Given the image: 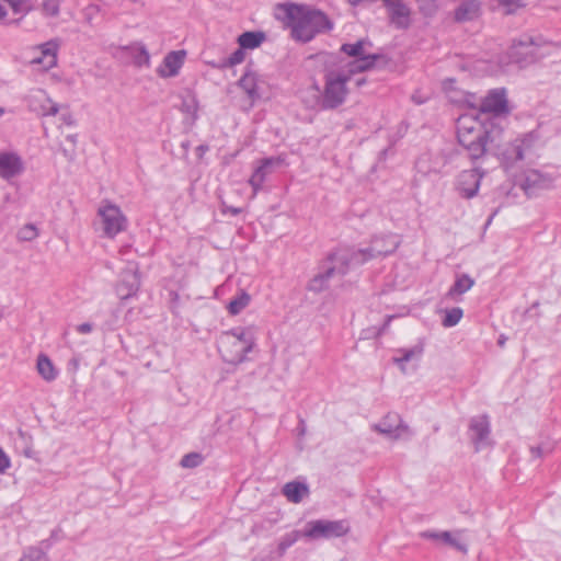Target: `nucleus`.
<instances>
[{"label": "nucleus", "mask_w": 561, "mask_h": 561, "mask_svg": "<svg viewBox=\"0 0 561 561\" xmlns=\"http://www.w3.org/2000/svg\"><path fill=\"white\" fill-rule=\"evenodd\" d=\"M283 22L295 42L309 43L317 35L332 31L333 21L321 10L307 4L282 3Z\"/></svg>", "instance_id": "f257e3e1"}, {"label": "nucleus", "mask_w": 561, "mask_h": 561, "mask_svg": "<svg viewBox=\"0 0 561 561\" xmlns=\"http://www.w3.org/2000/svg\"><path fill=\"white\" fill-rule=\"evenodd\" d=\"M501 130L489 129L478 116L465 114L457 121V139L472 160L482 158Z\"/></svg>", "instance_id": "f03ea898"}, {"label": "nucleus", "mask_w": 561, "mask_h": 561, "mask_svg": "<svg viewBox=\"0 0 561 561\" xmlns=\"http://www.w3.org/2000/svg\"><path fill=\"white\" fill-rule=\"evenodd\" d=\"M255 342L254 325L236 327L220 334L218 351L226 363L239 365L247 360V354L253 350Z\"/></svg>", "instance_id": "7ed1b4c3"}, {"label": "nucleus", "mask_w": 561, "mask_h": 561, "mask_svg": "<svg viewBox=\"0 0 561 561\" xmlns=\"http://www.w3.org/2000/svg\"><path fill=\"white\" fill-rule=\"evenodd\" d=\"M400 243V238L393 233L375 236L369 247L354 251L351 255L343 254L337 259L343 262H348L350 265H360L373 259L393 253L399 248Z\"/></svg>", "instance_id": "20e7f679"}, {"label": "nucleus", "mask_w": 561, "mask_h": 561, "mask_svg": "<svg viewBox=\"0 0 561 561\" xmlns=\"http://www.w3.org/2000/svg\"><path fill=\"white\" fill-rule=\"evenodd\" d=\"M348 71L331 70L324 76V88L320 100L322 110H334L341 106L348 94L346 83L351 79Z\"/></svg>", "instance_id": "39448f33"}, {"label": "nucleus", "mask_w": 561, "mask_h": 561, "mask_svg": "<svg viewBox=\"0 0 561 561\" xmlns=\"http://www.w3.org/2000/svg\"><path fill=\"white\" fill-rule=\"evenodd\" d=\"M538 141V133L529 131L504 145L502 149L499 150L497 154L507 167L513 165L533 154Z\"/></svg>", "instance_id": "423d86ee"}, {"label": "nucleus", "mask_w": 561, "mask_h": 561, "mask_svg": "<svg viewBox=\"0 0 561 561\" xmlns=\"http://www.w3.org/2000/svg\"><path fill=\"white\" fill-rule=\"evenodd\" d=\"M541 44V37H534L524 34L517 39L513 41V44L510 48V57L517 64H531L542 56L539 53Z\"/></svg>", "instance_id": "0eeeda50"}, {"label": "nucleus", "mask_w": 561, "mask_h": 561, "mask_svg": "<svg viewBox=\"0 0 561 561\" xmlns=\"http://www.w3.org/2000/svg\"><path fill=\"white\" fill-rule=\"evenodd\" d=\"M350 530L344 520L317 519L308 522L302 536L310 539H330L346 535Z\"/></svg>", "instance_id": "6e6552de"}, {"label": "nucleus", "mask_w": 561, "mask_h": 561, "mask_svg": "<svg viewBox=\"0 0 561 561\" xmlns=\"http://www.w3.org/2000/svg\"><path fill=\"white\" fill-rule=\"evenodd\" d=\"M367 45L370 46L368 41L359 39L356 43H346L341 46V51L350 57L355 58V60L350 64V73L364 72L369 70L374 67L376 60L379 58V55L367 53Z\"/></svg>", "instance_id": "1a4fd4ad"}, {"label": "nucleus", "mask_w": 561, "mask_h": 561, "mask_svg": "<svg viewBox=\"0 0 561 561\" xmlns=\"http://www.w3.org/2000/svg\"><path fill=\"white\" fill-rule=\"evenodd\" d=\"M98 215L101 218L103 234L107 238H114L127 228V218L115 204H102Z\"/></svg>", "instance_id": "9d476101"}, {"label": "nucleus", "mask_w": 561, "mask_h": 561, "mask_svg": "<svg viewBox=\"0 0 561 561\" xmlns=\"http://www.w3.org/2000/svg\"><path fill=\"white\" fill-rule=\"evenodd\" d=\"M371 428L390 440H407L413 435L410 426L397 413H388Z\"/></svg>", "instance_id": "9b49d317"}, {"label": "nucleus", "mask_w": 561, "mask_h": 561, "mask_svg": "<svg viewBox=\"0 0 561 561\" xmlns=\"http://www.w3.org/2000/svg\"><path fill=\"white\" fill-rule=\"evenodd\" d=\"M342 254L334 253L329 256V260L334 262L332 266H328L323 270V272H319L317 275H314L310 282L308 283V290L313 293H321L329 286V280L332 278V276L335 273H339L341 275H344L348 268L350 263L343 262L339 256Z\"/></svg>", "instance_id": "f8f14e48"}, {"label": "nucleus", "mask_w": 561, "mask_h": 561, "mask_svg": "<svg viewBox=\"0 0 561 561\" xmlns=\"http://www.w3.org/2000/svg\"><path fill=\"white\" fill-rule=\"evenodd\" d=\"M26 102L28 108L41 116H54L59 111L58 104L42 89L32 90L26 96Z\"/></svg>", "instance_id": "ddd939ff"}, {"label": "nucleus", "mask_w": 561, "mask_h": 561, "mask_svg": "<svg viewBox=\"0 0 561 561\" xmlns=\"http://www.w3.org/2000/svg\"><path fill=\"white\" fill-rule=\"evenodd\" d=\"M25 170L22 157L14 151L0 152V178L5 181L20 176Z\"/></svg>", "instance_id": "4468645a"}, {"label": "nucleus", "mask_w": 561, "mask_h": 561, "mask_svg": "<svg viewBox=\"0 0 561 561\" xmlns=\"http://www.w3.org/2000/svg\"><path fill=\"white\" fill-rule=\"evenodd\" d=\"M469 431L470 438L476 446V450H480L490 445V422L488 416L480 415L472 417Z\"/></svg>", "instance_id": "2eb2a0df"}, {"label": "nucleus", "mask_w": 561, "mask_h": 561, "mask_svg": "<svg viewBox=\"0 0 561 561\" xmlns=\"http://www.w3.org/2000/svg\"><path fill=\"white\" fill-rule=\"evenodd\" d=\"M483 172L479 168L465 170L458 178V190L462 197L472 198L477 195Z\"/></svg>", "instance_id": "dca6fc26"}, {"label": "nucleus", "mask_w": 561, "mask_h": 561, "mask_svg": "<svg viewBox=\"0 0 561 561\" xmlns=\"http://www.w3.org/2000/svg\"><path fill=\"white\" fill-rule=\"evenodd\" d=\"M507 100L504 89L491 90L480 103L481 114L500 115L507 113Z\"/></svg>", "instance_id": "f3484780"}, {"label": "nucleus", "mask_w": 561, "mask_h": 561, "mask_svg": "<svg viewBox=\"0 0 561 561\" xmlns=\"http://www.w3.org/2000/svg\"><path fill=\"white\" fill-rule=\"evenodd\" d=\"M186 58V51L172 50L168 53L162 64L157 68V73L160 78H172L179 75L181 68L184 65Z\"/></svg>", "instance_id": "a211bd4d"}, {"label": "nucleus", "mask_w": 561, "mask_h": 561, "mask_svg": "<svg viewBox=\"0 0 561 561\" xmlns=\"http://www.w3.org/2000/svg\"><path fill=\"white\" fill-rule=\"evenodd\" d=\"M462 530L451 531H436V530H425L420 534L423 539H428L437 542H442L446 546L453 547L456 550L467 553L468 547L466 543L459 540V535Z\"/></svg>", "instance_id": "6ab92c4d"}, {"label": "nucleus", "mask_w": 561, "mask_h": 561, "mask_svg": "<svg viewBox=\"0 0 561 561\" xmlns=\"http://www.w3.org/2000/svg\"><path fill=\"white\" fill-rule=\"evenodd\" d=\"M140 287V280L137 271H128L123 274L122 279L116 286V294L121 300L134 297Z\"/></svg>", "instance_id": "aec40b11"}, {"label": "nucleus", "mask_w": 561, "mask_h": 561, "mask_svg": "<svg viewBox=\"0 0 561 561\" xmlns=\"http://www.w3.org/2000/svg\"><path fill=\"white\" fill-rule=\"evenodd\" d=\"M277 163H279V159L277 158H265L261 161L260 165L255 168L254 172L249 179V184L253 188V197L256 196L259 191L262 188V185L265 182L267 174L270 173V169Z\"/></svg>", "instance_id": "412c9836"}, {"label": "nucleus", "mask_w": 561, "mask_h": 561, "mask_svg": "<svg viewBox=\"0 0 561 561\" xmlns=\"http://www.w3.org/2000/svg\"><path fill=\"white\" fill-rule=\"evenodd\" d=\"M389 11L391 22L399 28H407L410 24V9L403 3V0L393 1L385 4Z\"/></svg>", "instance_id": "4be33fe9"}, {"label": "nucleus", "mask_w": 561, "mask_h": 561, "mask_svg": "<svg viewBox=\"0 0 561 561\" xmlns=\"http://www.w3.org/2000/svg\"><path fill=\"white\" fill-rule=\"evenodd\" d=\"M480 14V2L478 0H461L455 9V20L467 22L477 19Z\"/></svg>", "instance_id": "5701e85b"}, {"label": "nucleus", "mask_w": 561, "mask_h": 561, "mask_svg": "<svg viewBox=\"0 0 561 561\" xmlns=\"http://www.w3.org/2000/svg\"><path fill=\"white\" fill-rule=\"evenodd\" d=\"M41 57L34 58V64L43 65L45 69H50L57 64L58 46L55 42H47L39 46Z\"/></svg>", "instance_id": "b1692460"}, {"label": "nucleus", "mask_w": 561, "mask_h": 561, "mask_svg": "<svg viewBox=\"0 0 561 561\" xmlns=\"http://www.w3.org/2000/svg\"><path fill=\"white\" fill-rule=\"evenodd\" d=\"M282 492L289 502L297 504L309 495V488L306 483L290 481L283 486Z\"/></svg>", "instance_id": "393cba45"}, {"label": "nucleus", "mask_w": 561, "mask_h": 561, "mask_svg": "<svg viewBox=\"0 0 561 561\" xmlns=\"http://www.w3.org/2000/svg\"><path fill=\"white\" fill-rule=\"evenodd\" d=\"M474 285V279L468 274H461L456 277L454 285L449 288L446 297L451 300H459L465 293L469 291Z\"/></svg>", "instance_id": "a878e982"}, {"label": "nucleus", "mask_w": 561, "mask_h": 561, "mask_svg": "<svg viewBox=\"0 0 561 561\" xmlns=\"http://www.w3.org/2000/svg\"><path fill=\"white\" fill-rule=\"evenodd\" d=\"M239 87L247 93L251 104L260 99L257 91V76L252 71H245L238 81Z\"/></svg>", "instance_id": "bb28decb"}, {"label": "nucleus", "mask_w": 561, "mask_h": 561, "mask_svg": "<svg viewBox=\"0 0 561 561\" xmlns=\"http://www.w3.org/2000/svg\"><path fill=\"white\" fill-rule=\"evenodd\" d=\"M130 55L133 58V64L137 68H149L151 65V57L146 48V46L141 43H136L129 47Z\"/></svg>", "instance_id": "cd10ccee"}, {"label": "nucleus", "mask_w": 561, "mask_h": 561, "mask_svg": "<svg viewBox=\"0 0 561 561\" xmlns=\"http://www.w3.org/2000/svg\"><path fill=\"white\" fill-rule=\"evenodd\" d=\"M265 41L263 32H244L238 37V44L243 49H254Z\"/></svg>", "instance_id": "c85d7f7f"}, {"label": "nucleus", "mask_w": 561, "mask_h": 561, "mask_svg": "<svg viewBox=\"0 0 561 561\" xmlns=\"http://www.w3.org/2000/svg\"><path fill=\"white\" fill-rule=\"evenodd\" d=\"M38 374L47 381H51L57 377V371L51 360L44 354L37 357Z\"/></svg>", "instance_id": "c756f323"}, {"label": "nucleus", "mask_w": 561, "mask_h": 561, "mask_svg": "<svg viewBox=\"0 0 561 561\" xmlns=\"http://www.w3.org/2000/svg\"><path fill=\"white\" fill-rule=\"evenodd\" d=\"M423 345L422 344H416L414 345L413 347L411 348H401L398 351V353L400 354V356L398 357H394V362L401 366V368L403 369V364L404 363H408L414 358H420L423 354Z\"/></svg>", "instance_id": "7c9ffc66"}, {"label": "nucleus", "mask_w": 561, "mask_h": 561, "mask_svg": "<svg viewBox=\"0 0 561 561\" xmlns=\"http://www.w3.org/2000/svg\"><path fill=\"white\" fill-rule=\"evenodd\" d=\"M250 295L245 291H240L228 305V311L230 314L240 313L250 302Z\"/></svg>", "instance_id": "2f4dec72"}, {"label": "nucleus", "mask_w": 561, "mask_h": 561, "mask_svg": "<svg viewBox=\"0 0 561 561\" xmlns=\"http://www.w3.org/2000/svg\"><path fill=\"white\" fill-rule=\"evenodd\" d=\"M463 316V311L459 307L446 310V314L442 321L443 327L451 328L459 323Z\"/></svg>", "instance_id": "473e14b6"}, {"label": "nucleus", "mask_w": 561, "mask_h": 561, "mask_svg": "<svg viewBox=\"0 0 561 561\" xmlns=\"http://www.w3.org/2000/svg\"><path fill=\"white\" fill-rule=\"evenodd\" d=\"M302 536V533L299 530H293L286 535H284L278 543L279 554H284L286 550L291 547L294 543L298 541V539Z\"/></svg>", "instance_id": "72a5a7b5"}, {"label": "nucleus", "mask_w": 561, "mask_h": 561, "mask_svg": "<svg viewBox=\"0 0 561 561\" xmlns=\"http://www.w3.org/2000/svg\"><path fill=\"white\" fill-rule=\"evenodd\" d=\"M19 561H48V557L41 548L30 547L23 552Z\"/></svg>", "instance_id": "f704fd0d"}, {"label": "nucleus", "mask_w": 561, "mask_h": 561, "mask_svg": "<svg viewBox=\"0 0 561 561\" xmlns=\"http://www.w3.org/2000/svg\"><path fill=\"white\" fill-rule=\"evenodd\" d=\"M38 237V229L33 224H26L18 231V239L20 241H33Z\"/></svg>", "instance_id": "c9c22d12"}, {"label": "nucleus", "mask_w": 561, "mask_h": 561, "mask_svg": "<svg viewBox=\"0 0 561 561\" xmlns=\"http://www.w3.org/2000/svg\"><path fill=\"white\" fill-rule=\"evenodd\" d=\"M245 54L243 51V48L239 47L237 50H234L228 58L224 59L220 64V68H230L236 65L241 64L244 60Z\"/></svg>", "instance_id": "e433bc0d"}, {"label": "nucleus", "mask_w": 561, "mask_h": 561, "mask_svg": "<svg viewBox=\"0 0 561 561\" xmlns=\"http://www.w3.org/2000/svg\"><path fill=\"white\" fill-rule=\"evenodd\" d=\"M203 462V456L199 453H190L182 457L180 465L183 468H196Z\"/></svg>", "instance_id": "4c0bfd02"}, {"label": "nucleus", "mask_w": 561, "mask_h": 561, "mask_svg": "<svg viewBox=\"0 0 561 561\" xmlns=\"http://www.w3.org/2000/svg\"><path fill=\"white\" fill-rule=\"evenodd\" d=\"M14 13L25 14L30 11L28 0H5Z\"/></svg>", "instance_id": "58836bf2"}, {"label": "nucleus", "mask_w": 561, "mask_h": 561, "mask_svg": "<svg viewBox=\"0 0 561 561\" xmlns=\"http://www.w3.org/2000/svg\"><path fill=\"white\" fill-rule=\"evenodd\" d=\"M43 11L48 16H56L59 13L58 0H44L42 3Z\"/></svg>", "instance_id": "ea45409f"}, {"label": "nucleus", "mask_w": 561, "mask_h": 561, "mask_svg": "<svg viewBox=\"0 0 561 561\" xmlns=\"http://www.w3.org/2000/svg\"><path fill=\"white\" fill-rule=\"evenodd\" d=\"M11 467V460L9 456L4 453V450L0 447V474L5 473V471Z\"/></svg>", "instance_id": "a19ab883"}, {"label": "nucleus", "mask_w": 561, "mask_h": 561, "mask_svg": "<svg viewBox=\"0 0 561 561\" xmlns=\"http://www.w3.org/2000/svg\"><path fill=\"white\" fill-rule=\"evenodd\" d=\"M182 106L183 111L186 113L195 114L197 112V102L193 96L188 100H184Z\"/></svg>", "instance_id": "79ce46f5"}, {"label": "nucleus", "mask_w": 561, "mask_h": 561, "mask_svg": "<svg viewBox=\"0 0 561 561\" xmlns=\"http://www.w3.org/2000/svg\"><path fill=\"white\" fill-rule=\"evenodd\" d=\"M499 3L505 8H507V13L513 12V10L520 5V0H497Z\"/></svg>", "instance_id": "37998d69"}, {"label": "nucleus", "mask_w": 561, "mask_h": 561, "mask_svg": "<svg viewBox=\"0 0 561 561\" xmlns=\"http://www.w3.org/2000/svg\"><path fill=\"white\" fill-rule=\"evenodd\" d=\"M59 119L67 126L75 125L73 116L69 111L61 112Z\"/></svg>", "instance_id": "c03bdc74"}, {"label": "nucleus", "mask_w": 561, "mask_h": 561, "mask_svg": "<svg viewBox=\"0 0 561 561\" xmlns=\"http://www.w3.org/2000/svg\"><path fill=\"white\" fill-rule=\"evenodd\" d=\"M530 451L533 454L534 457L536 458H540L542 457L545 454L547 453H550L551 451V448H545L542 446H536V447H531L530 448Z\"/></svg>", "instance_id": "a18cd8bd"}, {"label": "nucleus", "mask_w": 561, "mask_h": 561, "mask_svg": "<svg viewBox=\"0 0 561 561\" xmlns=\"http://www.w3.org/2000/svg\"><path fill=\"white\" fill-rule=\"evenodd\" d=\"M77 331L81 334H88L92 331V324L84 322L77 327Z\"/></svg>", "instance_id": "49530a36"}, {"label": "nucleus", "mask_w": 561, "mask_h": 561, "mask_svg": "<svg viewBox=\"0 0 561 561\" xmlns=\"http://www.w3.org/2000/svg\"><path fill=\"white\" fill-rule=\"evenodd\" d=\"M225 213H230L231 215L237 216V215H239L241 213V208L227 207Z\"/></svg>", "instance_id": "de8ad7c7"}, {"label": "nucleus", "mask_w": 561, "mask_h": 561, "mask_svg": "<svg viewBox=\"0 0 561 561\" xmlns=\"http://www.w3.org/2000/svg\"><path fill=\"white\" fill-rule=\"evenodd\" d=\"M7 15L5 7L0 2V22L4 20Z\"/></svg>", "instance_id": "09e8293b"}, {"label": "nucleus", "mask_w": 561, "mask_h": 561, "mask_svg": "<svg viewBox=\"0 0 561 561\" xmlns=\"http://www.w3.org/2000/svg\"><path fill=\"white\" fill-rule=\"evenodd\" d=\"M66 139H67L68 141H70V142L72 144V146H76V144H77V135H68V136L66 137Z\"/></svg>", "instance_id": "8fccbe9b"}, {"label": "nucleus", "mask_w": 561, "mask_h": 561, "mask_svg": "<svg viewBox=\"0 0 561 561\" xmlns=\"http://www.w3.org/2000/svg\"><path fill=\"white\" fill-rule=\"evenodd\" d=\"M62 152H64L65 157L68 158L69 160L73 159V156H75L73 150L72 151H68V150L64 149Z\"/></svg>", "instance_id": "3c124183"}, {"label": "nucleus", "mask_w": 561, "mask_h": 561, "mask_svg": "<svg viewBox=\"0 0 561 561\" xmlns=\"http://www.w3.org/2000/svg\"><path fill=\"white\" fill-rule=\"evenodd\" d=\"M505 342H506V336L505 335H500L499 340H497V344L503 347L505 345Z\"/></svg>", "instance_id": "603ef678"}, {"label": "nucleus", "mask_w": 561, "mask_h": 561, "mask_svg": "<svg viewBox=\"0 0 561 561\" xmlns=\"http://www.w3.org/2000/svg\"><path fill=\"white\" fill-rule=\"evenodd\" d=\"M208 150V146L206 145H201L197 147V151L203 154L204 152H206Z\"/></svg>", "instance_id": "864d4df0"}, {"label": "nucleus", "mask_w": 561, "mask_h": 561, "mask_svg": "<svg viewBox=\"0 0 561 561\" xmlns=\"http://www.w3.org/2000/svg\"><path fill=\"white\" fill-rule=\"evenodd\" d=\"M531 176L540 178L541 174L538 171H531L530 174L527 176V181H530Z\"/></svg>", "instance_id": "5fc2aeb1"}, {"label": "nucleus", "mask_w": 561, "mask_h": 561, "mask_svg": "<svg viewBox=\"0 0 561 561\" xmlns=\"http://www.w3.org/2000/svg\"><path fill=\"white\" fill-rule=\"evenodd\" d=\"M413 100H414L417 104H422V103H423V101H421V100H420V98H416V99H415V98L413 96Z\"/></svg>", "instance_id": "6e6d98bb"}, {"label": "nucleus", "mask_w": 561, "mask_h": 561, "mask_svg": "<svg viewBox=\"0 0 561 561\" xmlns=\"http://www.w3.org/2000/svg\"><path fill=\"white\" fill-rule=\"evenodd\" d=\"M413 100H414L417 104H422V103H423V101H421V100H420V98H416V99H415V98L413 96Z\"/></svg>", "instance_id": "4d7b16f0"}, {"label": "nucleus", "mask_w": 561, "mask_h": 561, "mask_svg": "<svg viewBox=\"0 0 561 561\" xmlns=\"http://www.w3.org/2000/svg\"><path fill=\"white\" fill-rule=\"evenodd\" d=\"M364 83H365V79H360V80H358V81H357V84H358V85H362V84H364Z\"/></svg>", "instance_id": "13d9d810"}, {"label": "nucleus", "mask_w": 561, "mask_h": 561, "mask_svg": "<svg viewBox=\"0 0 561 561\" xmlns=\"http://www.w3.org/2000/svg\"><path fill=\"white\" fill-rule=\"evenodd\" d=\"M5 113V110L0 106V117Z\"/></svg>", "instance_id": "bf43d9fd"}, {"label": "nucleus", "mask_w": 561, "mask_h": 561, "mask_svg": "<svg viewBox=\"0 0 561 561\" xmlns=\"http://www.w3.org/2000/svg\"><path fill=\"white\" fill-rule=\"evenodd\" d=\"M492 219H493V216H491V217L489 218V220H488L486 225H489V224L492 221Z\"/></svg>", "instance_id": "052dcab7"}]
</instances>
